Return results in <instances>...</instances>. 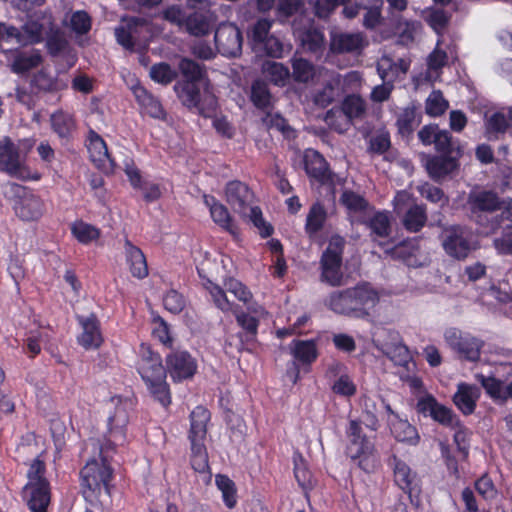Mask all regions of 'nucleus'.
Here are the masks:
<instances>
[{
	"label": "nucleus",
	"mask_w": 512,
	"mask_h": 512,
	"mask_svg": "<svg viewBox=\"0 0 512 512\" xmlns=\"http://www.w3.org/2000/svg\"><path fill=\"white\" fill-rule=\"evenodd\" d=\"M502 204L494 190H471L466 199L470 219L490 234L512 229V202L503 209Z\"/></svg>",
	"instance_id": "nucleus-1"
},
{
	"label": "nucleus",
	"mask_w": 512,
	"mask_h": 512,
	"mask_svg": "<svg viewBox=\"0 0 512 512\" xmlns=\"http://www.w3.org/2000/svg\"><path fill=\"white\" fill-rule=\"evenodd\" d=\"M380 301L371 283L362 281L353 287L334 290L324 299V306L336 315L366 319Z\"/></svg>",
	"instance_id": "nucleus-2"
},
{
	"label": "nucleus",
	"mask_w": 512,
	"mask_h": 512,
	"mask_svg": "<svg viewBox=\"0 0 512 512\" xmlns=\"http://www.w3.org/2000/svg\"><path fill=\"white\" fill-rule=\"evenodd\" d=\"M135 368L153 399L162 407H169L171 391L166 381L167 368L163 365L161 355L151 345L141 343Z\"/></svg>",
	"instance_id": "nucleus-3"
},
{
	"label": "nucleus",
	"mask_w": 512,
	"mask_h": 512,
	"mask_svg": "<svg viewBox=\"0 0 512 512\" xmlns=\"http://www.w3.org/2000/svg\"><path fill=\"white\" fill-rule=\"evenodd\" d=\"M98 450V458L88 460L79 473L81 493L87 501L97 500L102 492L111 495L113 488L114 469L111 466V459L115 453L102 452L99 446Z\"/></svg>",
	"instance_id": "nucleus-4"
},
{
	"label": "nucleus",
	"mask_w": 512,
	"mask_h": 512,
	"mask_svg": "<svg viewBox=\"0 0 512 512\" xmlns=\"http://www.w3.org/2000/svg\"><path fill=\"white\" fill-rule=\"evenodd\" d=\"M346 455L365 473H373L379 466L374 442L364 433L360 420H350L345 430Z\"/></svg>",
	"instance_id": "nucleus-5"
},
{
	"label": "nucleus",
	"mask_w": 512,
	"mask_h": 512,
	"mask_svg": "<svg viewBox=\"0 0 512 512\" xmlns=\"http://www.w3.org/2000/svg\"><path fill=\"white\" fill-rule=\"evenodd\" d=\"M439 240L445 254L457 261H465L480 248L478 236L471 227L464 224L443 225Z\"/></svg>",
	"instance_id": "nucleus-6"
},
{
	"label": "nucleus",
	"mask_w": 512,
	"mask_h": 512,
	"mask_svg": "<svg viewBox=\"0 0 512 512\" xmlns=\"http://www.w3.org/2000/svg\"><path fill=\"white\" fill-rule=\"evenodd\" d=\"M288 351L292 359L287 363L286 377L297 384L301 379V373H309L312 365L319 356L318 346L315 339H293L288 344Z\"/></svg>",
	"instance_id": "nucleus-7"
},
{
	"label": "nucleus",
	"mask_w": 512,
	"mask_h": 512,
	"mask_svg": "<svg viewBox=\"0 0 512 512\" xmlns=\"http://www.w3.org/2000/svg\"><path fill=\"white\" fill-rule=\"evenodd\" d=\"M174 91L181 103L188 109H196L198 114L205 118L216 114L218 108L216 96L207 90L201 93L199 83L176 82Z\"/></svg>",
	"instance_id": "nucleus-8"
},
{
	"label": "nucleus",
	"mask_w": 512,
	"mask_h": 512,
	"mask_svg": "<svg viewBox=\"0 0 512 512\" xmlns=\"http://www.w3.org/2000/svg\"><path fill=\"white\" fill-rule=\"evenodd\" d=\"M344 246L343 237L332 236L320 259V280L331 287H340L344 284V274L341 269Z\"/></svg>",
	"instance_id": "nucleus-9"
},
{
	"label": "nucleus",
	"mask_w": 512,
	"mask_h": 512,
	"mask_svg": "<svg viewBox=\"0 0 512 512\" xmlns=\"http://www.w3.org/2000/svg\"><path fill=\"white\" fill-rule=\"evenodd\" d=\"M116 41L124 49L133 52L136 47L147 48L151 30L148 21L140 17H126L114 30Z\"/></svg>",
	"instance_id": "nucleus-10"
},
{
	"label": "nucleus",
	"mask_w": 512,
	"mask_h": 512,
	"mask_svg": "<svg viewBox=\"0 0 512 512\" xmlns=\"http://www.w3.org/2000/svg\"><path fill=\"white\" fill-rule=\"evenodd\" d=\"M129 423V414L126 407L122 404L115 406L114 411L107 420V431L103 440L98 441V446L102 452L111 451L116 453L117 447L123 445L127 440V426Z\"/></svg>",
	"instance_id": "nucleus-11"
},
{
	"label": "nucleus",
	"mask_w": 512,
	"mask_h": 512,
	"mask_svg": "<svg viewBox=\"0 0 512 512\" xmlns=\"http://www.w3.org/2000/svg\"><path fill=\"white\" fill-rule=\"evenodd\" d=\"M0 171L20 180H39L40 174H31L20 158L19 148L10 137L0 141Z\"/></svg>",
	"instance_id": "nucleus-12"
},
{
	"label": "nucleus",
	"mask_w": 512,
	"mask_h": 512,
	"mask_svg": "<svg viewBox=\"0 0 512 512\" xmlns=\"http://www.w3.org/2000/svg\"><path fill=\"white\" fill-rule=\"evenodd\" d=\"M444 339L461 359L472 362L479 360L483 342L478 338L457 328H449L444 333Z\"/></svg>",
	"instance_id": "nucleus-13"
},
{
	"label": "nucleus",
	"mask_w": 512,
	"mask_h": 512,
	"mask_svg": "<svg viewBox=\"0 0 512 512\" xmlns=\"http://www.w3.org/2000/svg\"><path fill=\"white\" fill-rule=\"evenodd\" d=\"M214 42L217 51L225 57H237L242 52V32L234 23H220L214 33Z\"/></svg>",
	"instance_id": "nucleus-14"
},
{
	"label": "nucleus",
	"mask_w": 512,
	"mask_h": 512,
	"mask_svg": "<svg viewBox=\"0 0 512 512\" xmlns=\"http://www.w3.org/2000/svg\"><path fill=\"white\" fill-rule=\"evenodd\" d=\"M293 35L302 49L308 53L322 55L326 47L324 28L314 21H308L306 25L292 24Z\"/></svg>",
	"instance_id": "nucleus-15"
},
{
	"label": "nucleus",
	"mask_w": 512,
	"mask_h": 512,
	"mask_svg": "<svg viewBox=\"0 0 512 512\" xmlns=\"http://www.w3.org/2000/svg\"><path fill=\"white\" fill-rule=\"evenodd\" d=\"M364 112V100L359 95H347L342 101L340 108H332L326 112L325 122L336 131L341 132V125L336 123L337 118H342L345 121V125H349L353 119L360 118Z\"/></svg>",
	"instance_id": "nucleus-16"
},
{
	"label": "nucleus",
	"mask_w": 512,
	"mask_h": 512,
	"mask_svg": "<svg viewBox=\"0 0 512 512\" xmlns=\"http://www.w3.org/2000/svg\"><path fill=\"white\" fill-rule=\"evenodd\" d=\"M416 411L424 417H431L435 422L445 427L458 424V417L453 410L437 401L432 394H426L417 400Z\"/></svg>",
	"instance_id": "nucleus-17"
},
{
	"label": "nucleus",
	"mask_w": 512,
	"mask_h": 512,
	"mask_svg": "<svg viewBox=\"0 0 512 512\" xmlns=\"http://www.w3.org/2000/svg\"><path fill=\"white\" fill-rule=\"evenodd\" d=\"M14 193L18 197L14 205V210L19 218L24 221H35L42 216L44 203L39 196L33 194L30 189L21 185L14 186Z\"/></svg>",
	"instance_id": "nucleus-18"
},
{
	"label": "nucleus",
	"mask_w": 512,
	"mask_h": 512,
	"mask_svg": "<svg viewBox=\"0 0 512 512\" xmlns=\"http://www.w3.org/2000/svg\"><path fill=\"white\" fill-rule=\"evenodd\" d=\"M166 368L174 382H182L195 375L198 365L189 352L174 350L166 356Z\"/></svg>",
	"instance_id": "nucleus-19"
},
{
	"label": "nucleus",
	"mask_w": 512,
	"mask_h": 512,
	"mask_svg": "<svg viewBox=\"0 0 512 512\" xmlns=\"http://www.w3.org/2000/svg\"><path fill=\"white\" fill-rule=\"evenodd\" d=\"M304 169L309 178L321 185H333L334 173L324 156L317 150L309 149L305 152Z\"/></svg>",
	"instance_id": "nucleus-20"
},
{
	"label": "nucleus",
	"mask_w": 512,
	"mask_h": 512,
	"mask_svg": "<svg viewBox=\"0 0 512 512\" xmlns=\"http://www.w3.org/2000/svg\"><path fill=\"white\" fill-rule=\"evenodd\" d=\"M22 498L30 512H48L52 492L50 483H26Z\"/></svg>",
	"instance_id": "nucleus-21"
},
{
	"label": "nucleus",
	"mask_w": 512,
	"mask_h": 512,
	"mask_svg": "<svg viewBox=\"0 0 512 512\" xmlns=\"http://www.w3.org/2000/svg\"><path fill=\"white\" fill-rule=\"evenodd\" d=\"M226 201L241 216H246L252 207L254 192L250 187L239 180L229 181L225 187Z\"/></svg>",
	"instance_id": "nucleus-22"
},
{
	"label": "nucleus",
	"mask_w": 512,
	"mask_h": 512,
	"mask_svg": "<svg viewBox=\"0 0 512 512\" xmlns=\"http://www.w3.org/2000/svg\"><path fill=\"white\" fill-rule=\"evenodd\" d=\"M460 158L461 157L458 156L445 154L424 155L422 161L429 177L439 182L459 169Z\"/></svg>",
	"instance_id": "nucleus-23"
},
{
	"label": "nucleus",
	"mask_w": 512,
	"mask_h": 512,
	"mask_svg": "<svg viewBox=\"0 0 512 512\" xmlns=\"http://www.w3.org/2000/svg\"><path fill=\"white\" fill-rule=\"evenodd\" d=\"M76 320L82 328V332L77 336L78 344L85 350L98 349L103 343V337L97 315H77Z\"/></svg>",
	"instance_id": "nucleus-24"
},
{
	"label": "nucleus",
	"mask_w": 512,
	"mask_h": 512,
	"mask_svg": "<svg viewBox=\"0 0 512 512\" xmlns=\"http://www.w3.org/2000/svg\"><path fill=\"white\" fill-rule=\"evenodd\" d=\"M390 465L393 469V478L395 485L409 497L413 492L419 491V479L417 473L410 466L396 455L390 458Z\"/></svg>",
	"instance_id": "nucleus-25"
},
{
	"label": "nucleus",
	"mask_w": 512,
	"mask_h": 512,
	"mask_svg": "<svg viewBox=\"0 0 512 512\" xmlns=\"http://www.w3.org/2000/svg\"><path fill=\"white\" fill-rule=\"evenodd\" d=\"M50 125L63 146L74 141L77 132V121L72 113L61 109L53 112L50 116Z\"/></svg>",
	"instance_id": "nucleus-26"
},
{
	"label": "nucleus",
	"mask_w": 512,
	"mask_h": 512,
	"mask_svg": "<svg viewBox=\"0 0 512 512\" xmlns=\"http://www.w3.org/2000/svg\"><path fill=\"white\" fill-rule=\"evenodd\" d=\"M366 45L361 33L339 32L330 36L329 48L333 54L360 53Z\"/></svg>",
	"instance_id": "nucleus-27"
},
{
	"label": "nucleus",
	"mask_w": 512,
	"mask_h": 512,
	"mask_svg": "<svg viewBox=\"0 0 512 512\" xmlns=\"http://www.w3.org/2000/svg\"><path fill=\"white\" fill-rule=\"evenodd\" d=\"M43 25L37 21L26 22L21 29L9 25L7 30V40L15 39L16 43L26 46L38 44L43 40Z\"/></svg>",
	"instance_id": "nucleus-28"
},
{
	"label": "nucleus",
	"mask_w": 512,
	"mask_h": 512,
	"mask_svg": "<svg viewBox=\"0 0 512 512\" xmlns=\"http://www.w3.org/2000/svg\"><path fill=\"white\" fill-rule=\"evenodd\" d=\"M189 419V442H205L208 431L207 425L211 420L210 411L206 407L198 405L191 411Z\"/></svg>",
	"instance_id": "nucleus-29"
},
{
	"label": "nucleus",
	"mask_w": 512,
	"mask_h": 512,
	"mask_svg": "<svg viewBox=\"0 0 512 512\" xmlns=\"http://www.w3.org/2000/svg\"><path fill=\"white\" fill-rule=\"evenodd\" d=\"M132 92L143 113L154 119H165L166 112L160 100L145 87L141 85L134 86Z\"/></svg>",
	"instance_id": "nucleus-30"
},
{
	"label": "nucleus",
	"mask_w": 512,
	"mask_h": 512,
	"mask_svg": "<svg viewBox=\"0 0 512 512\" xmlns=\"http://www.w3.org/2000/svg\"><path fill=\"white\" fill-rule=\"evenodd\" d=\"M183 29L194 37L206 36L213 30L212 15L205 10H194L187 14Z\"/></svg>",
	"instance_id": "nucleus-31"
},
{
	"label": "nucleus",
	"mask_w": 512,
	"mask_h": 512,
	"mask_svg": "<svg viewBox=\"0 0 512 512\" xmlns=\"http://www.w3.org/2000/svg\"><path fill=\"white\" fill-rule=\"evenodd\" d=\"M124 252L126 263L133 277L144 279L148 276V265L142 250L135 246L128 238L124 241Z\"/></svg>",
	"instance_id": "nucleus-32"
},
{
	"label": "nucleus",
	"mask_w": 512,
	"mask_h": 512,
	"mask_svg": "<svg viewBox=\"0 0 512 512\" xmlns=\"http://www.w3.org/2000/svg\"><path fill=\"white\" fill-rule=\"evenodd\" d=\"M87 141V149L90 154V159L98 168H104L107 162H109L112 167L115 165L108 152L106 142L97 132L90 129Z\"/></svg>",
	"instance_id": "nucleus-33"
},
{
	"label": "nucleus",
	"mask_w": 512,
	"mask_h": 512,
	"mask_svg": "<svg viewBox=\"0 0 512 512\" xmlns=\"http://www.w3.org/2000/svg\"><path fill=\"white\" fill-rule=\"evenodd\" d=\"M294 476L304 492L307 501L310 500L309 492L315 487L316 479L308 468V463L300 452L293 454Z\"/></svg>",
	"instance_id": "nucleus-34"
},
{
	"label": "nucleus",
	"mask_w": 512,
	"mask_h": 512,
	"mask_svg": "<svg viewBox=\"0 0 512 512\" xmlns=\"http://www.w3.org/2000/svg\"><path fill=\"white\" fill-rule=\"evenodd\" d=\"M478 398L479 390L477 387L460 383L457 392L453 396V402L464 415H470L475 411Z\"/></svg>",
	"instance_id": "nucleus-35"
},
{
	"label": "nucleus",
	"mask_w": 512,
	"mask_h": 512,
	"mask_svg": "<svg viewBox=\"0 0 512 512\" xmlns=\"http://www.w3.org/2000/svg\"><path fill=\"white\" fill-rule=\"evenodd\" d=\"M327 218L328 214L324 205L319 201L313 203L309 208L304 225L306 235L310 239H314L323 230Z\"/></svg>",
	"instance_id": "nucleus-36"
},
{
	"label": "nucleus",
	"mask_w": 512,
	"mask_h": 512,
	"mask_svg": "<svg viewBox=\"0 0 512 512\" xmlns=\"http://www.w3.org/2000/svg\"><path fill=\"white\" fill-rule=\"evenodd\" d=\"M205 203L209 206L210 215L213 221L225 231L235 234L236 226L227 207L216 200L215 197H205Z\"/></svg>",
	"instance_id": "nucleus-37"
},
{
	"label": "nucleus",
	"mask_w": 512,
	"mask_h": 512,
	"mask_svg": "<svg viewBox=\"0 0 512 512\" xmlns=\"http://www.w3.org/2000/svg\"><path fill=\"white\" fill-rule=\"evenodd\" d=\"M31 85L38 91L54 93L67 89L68 81L66 79L54 77L45 69H41L34 74L31 80Z\"/></svg>",
	"instance_id": "nucleus-38"
},
{
	"label": "nucleus",
	"mask_w": 512,
	"mask_h": 512,
	"mask_svg": "<svg viewBox=\"0 0 512 512\" xmlns=\"http://www.w3.org/2000/svg\"><path fill=\"white\" fill-rule=\"evenodd\" d=\"M402 225L404 229L410 233L420 232L427 222V210L423 204H413L402 217Z\"/></svg>",
	"instance_id": "nucleus-39"
},
{
	"label": "nucleus",
	"mask_w": 512,
	"mask_h": 512,
	"mask_svg": "<svg viewBox=\"0 0 512 512\" xmlns=\"http://www.w3.org/2000/svg\"><path fill=\"white\" fill-rule=\"evenodd\" d=\"M249 99L254 107L260 111L267 112L273 107L269 86L262 79H256L252 82Z\"/></svg>",
	"instance_id": "nucleus-40"
},
{
	"label": "nucleus",
	"mask_w": 512,
	"mask_h": 512,
	"mask_svg": "<svg viewBox=\"0 0 512 512\" xmlns=\"http://www.w3.org/2000/svg\"><path fill=\"white\" fill-rule=\"evenodd\" d=\"M391 433L398 442L406 443L410 446H416L420 441L417 428L407 420L399 418L391 422Z\"/></svg>",
	"instance_id": "nucleus-41"
},
{
	"label": "nucleus",
	"mask_w": 512,
	"mask_h": 512,
	"mask_svg": "<svg viewBox=\"0 0 512 512\" xmlns=\"http://www.w3.org/2000/svg\"><path fill=\"white\" fill-rule=\"evenodd\" d=\"M290 62L292 67L291 78L294 82L308 84L314 79L316 68L311 61L294 56L291 58Z\"/></svg>",
	"instance_id": "nucleus-42"
},
{
	"label": "nucleus",
	"mask_w": 512,
	"mask_h": 512,
	"mask_svg": "<svg viewBox=\"0 0 512 512\" xmlns=\"http://www.w3.org/2000/svg\"><path fill=\"white\" fill-rule=\"evenodd\" d=\"M365 225L370 229L373 240L389 237L392 232L389 212L386 210L377 211L365 222Z\"/></svg>",
	"instance_id": "nucleus-43"
},
{
	"label": "nucleus",
	"mask_w": 512,
	"mask_h": 512,
	"mask_svg": "<svg viewBox=\"0 0 512 512\" xmlns=\"http://www.w3.org/2000/svg\"><path fill=\"white\" fill-rule=\"evenodd\" d=\"M178 69L183 77L178 82L200 83L207 76L206 67L203 64L183 57L178 63Z\"/></svg>",
	"instance_id": "nucleus-44"
},
{
	"label": "nucleus",
	"mask_w": 512,
	"mask_h": 512,
	"mask_svg": "<svg viewBox=\"0 0 512 512\" xmlns=\"http://www.w3.org/2000/svg\"><path fill=\"white\" fill-rule=\"evenodd\" d=\"M72 236L82 245H89L101 236V230L83 220H76L70 225Z\"/></svg>",
	"instance_id": "nucleus-45"
},
{
	"label": "nucleus",
	"mask_w": 512,
	"mask_h": 512,
	"mask_svg": "<svg viewBox=\"0 0 512 512\" xmlns=\"http://www.w3.org/2000/svg\"><path fill=\"white\" fill-rule=\"evenodd\" d=\"M42 63V56L38 52L27 54L16 50L11 63V70L16 74H24Z\"/></svg>",
	"instance_id": "nucleus-46"
},
{
	"label": "nucleus",
	"mask_w": 512,
	"mask_h": 512,
	"mask_svg": "<svg viewBox=\"0 0 512 512\" xmlns=\"http://www.w3.org/2000/svg\"><path fill=\"white\" fill-rule=\"evenodd\" d=\"M434 146L439 154L462 157L463 150L458 140H455L448 130H440Z\"/></svg>",
	"instance_id": "nucleus-47"
},
{
	"label": "nucleus",
	"mask_w": 512,
	"mask_h": 512,
	"mask_svg": "<svg viewBox=\"0 0 512 512\" xmlns=\"http://www.w3.org/2000/svg\"><path fill=\"white\" fill-rule=\"evenodd\" d=\"M509 120L502 112L493 113L485 123V136L488 140H498L509 128Z\"/></svg>",
	"instance_id": "nucleus-48"
},
{
	"label": "nucleus",
	"mask_w": 512,
	"mask_h": 512,
	"mask_svg": "<svg viewBox=\"0 0 512 512\" xmlns=\"http://www.w3.org/2000/svg\"><path fill=\"white\" fill-rule=\"evenodd\" d=\"M190 464L194 471L206 473L209 471V458L205 442H190Z\"/></svg>",
	"instance_id": "nucleus-49"
},
{
	"label": "nucleus",
	"mask_w": 512,
	"mask_h": 512,
	"mask_svg": "<svg viewBox=\"0 0 512 512\" xmlns=\"http://www.w3.org/2000/svg\"><path fill=\"white\" fill-rule=\"evenodd\" d=\"M421 119H417V111L414 106L406 107L399 114L396 120L398 132L403 137L410 136L415 126L419 125Z\"/></svg>",
	"instance_id": "nucleus-50"
},
{
	"label": "nucleus",
	"mask_w": 512,
	"mask_h": 512,
	"mask_svg": "<svg viewBox=\"0 0 512 512\" xmlns=\"http://www.w3.org/2000/svg\"><path fill=\"white\" fill-rule=\"evenodd\" d=\"M304 8L303 0H277L275 9L276 19L279 23L284 24L291 17L298 14Z\"/></svg>",
	"instance_id": "nucleus-51"
},
{
	"label": "nucleus",
	"mask_w": 512,
	"mask_h": 512,
	"mask_svg": "<svg viewBox=\"0 0 512 512\" xmlns=\"http://www.w3.org/2000/svg\"><path fill=\"white\" fill-rule=\"evenodd\" d=\"M272 22L267 18L258 19L247 32L249 40L254 46H263L270 38L269 32Z\"/></svg>",
	"instance_id": "nucleus-52"
},
{
	"label": "nucleus",
	"mask_w": 512,
	"mask_h": 512,
	"mask_svg": "<svg viewBox=\"0 0 512 512\" xmlns=\"http://www.w3.org/2000/svg\"><path fill=\"white\" fill-rule=\"evenodd\" d=\"M215 482L222 493L224 504L230 509L234 508L237 503L235 483L227 475L223 474L216 475Z\"/></svg>",
	"instance_id": "nucleus-53"
},
{
	"label": "nucleus",
	"mask_w": 512,
	"mask_h": 512,
	"mask_svg": "<svg viewBox=\"0 0 512 512\" xmlns=\"http://www.w3.org/2000/svg\"><path fill=\"white\" fill-rule=\"evenodd\" d=\"M341 204L350 212H365L369 207L366 198L352 190H345L340 197Z\"/></svg>",
	"instance_id": "nucleus-54"
},
{
	"label": "nucleus",
	"mask_w": 512,
	"mask_h": 512,
	"mask_svg": "<svg viewBox=\"0 0 512 512\" xmlns=\"http://www.w3.org/2000/svg\"><path fill=\"white\" fill-rule=\"evenodd\" d=\"M449 106L440 90H434L425 102V112L429 116L438 117L445 113Z\"/></svg>",
	"instance_id": "nucleus-55"
},
{
	"label": "nucleus",
	"mask_w": 512,
	"mask_h": 512,
	"mask_svg": "<svg viewBox=\"0 0 512 512\" xmlns=\"http://www.w3.org/2000/svg\"><path fill=\"white\" fill-rule=\"evenodd\" d=\"M70 29L77 35L87 34L92 27V18L85 10H77L71 14Z\"/></svg>",
	"instance_id": "nucleus-56"
},
{
	"label": "nucleus",
	"mask_w": 512,
	"mask_h": 512,
	"mask_svg": "<svg viewBox=\"0 0 512 512\" xmlns=\"http://www.w3.org/2000/svg\"><path fill=\"white\" fill-rule=\"evenodd\" d=\"M150 76L155 82L168 85L177 78L178 74L168 63L161 62L151 67Z\"/></svg>",
	"instance_id": "nucleus-57"
},
{
	"label": "nucleus",
	"mask_w": 512,
	"mask_h": 512,
	"mask_svg": "<svg viewBox=\"0 0 512 512\" xmlns=\"http://www.w3.org/2000/svg\"><path fill=\"white\" fill-rule=\"evenodd\" d=\"M245 217H248L253 225L259 230V234L262 238H268L274 233V227L265 221L260 207H250Z\"/></svg>",
	"instance_id": "nucleus-58"
},
{
	"label": "nucleus",
	"mask_w": 512,
	"mask_h": 512,
	"mask_svg": "<svg viewBox=\"0 0 512 512\" xmlns=\"http://www.w3.org/2000/svg\"><path fill=\"white\" fill-rule=\"evenodd\" d=\"M206 290L212 297V300L217 308H219L223 312H228L231 310V303L228 300L225 291L219 285L213 283L210 280L204 284Z\"/></svg>",
	"instance_id": "nucleus-59"
},
{
	"label": "nucleus",
	"mask_w": 512,
	"mask_h": 512,
	"mask_svg": "<svg viewBox=\"0 0 512 512\" xmlns=\"http://www.w3.org/2000/svg\"><path fill=\"white\" fill-rule=\"evenodd\" d=\"M266 72L270 77L271 82L281 87L285 86L291 77L289 68L278 62L270 63L266 68Z\"/></svg>",
	"instance_id": "nucleus-60"
},
{
	"label": "nucleus",
	"mask_w": 512,
	"mask_h": 512,
	"mask_svg": "<svg viewBox=\"0 0 512 512\" xmlns=\"http://www.w3.org/2000/svg\"><path fill=\"white\" fill-rule=\"evenodd\" d=\"M452 428L455 429L453 440L457 446V450L461 453L462 459L467 460L470 448L468 429L460 422V420H458V424H455Z\"/></svg>",
	"instance_id": "nucleus-61"
},
{
	"label": "nucleus",
	"mask_w": 512,
	"mask_h": 512,
	"mask_svg": "<svg viewBox=\"0 0 512 512\" xmlns=\"http://www.w3.org/2000/svg\"><path fill=\"white\" fill-rule=\"evenodd\" d=\"M164 308L172 314L181 313L185 306L186 300L184 296L175 289H170L163 296Z\"/></svg>",
	"instance_id": "nucleus-62"
},
{
	"label": "nucleus",
	"mask_w": 512,
	"mask_h": 512,
	"mask_svg": "<svg viewBox=\"0 0 512 512\" xmlns=\"http://www.w3.org/2000/svg\"><path fill=\"white\" fill-rule=\"evenodd\" d=\"M451 15L445 11L444 9H434L432 10L428 17L427 23L428 25L437 33L441 34L448 26L450 22Z\"/></svg>",
	"instance_id": "nucleus-63"
},
{
	"label": "nucleus",
	"mask_w": 512,
	"mask_h": 512,
	"mask_svg": "<svg viewBox=\"0 0 512 512\" xmlns=\"http://www.w3.org/2000/svg\"><path fill=\"white\" fill-rule=\"evenodd\" d=\"M226 290L232 293L239 301L248 303L252 299V293L246 285L235 278H228L224 282Z\"/></svg>",
	"instance_id": "nucleus-64"
}]
</instances>
